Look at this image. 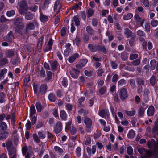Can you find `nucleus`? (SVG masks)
<instances>
[{"mask_svg": "<svg viewBox=\"0 0 158 158\" xmlns=\"http://www.w3.org/2000/svg\"><path fill=\"white\" fill-rule=\"evenodd\" d=\"M145 31L147 32H149L150 31V26L148 22H146L145 24Z\"/></svg>", "mask_w": 158, "mask_h": 158, "instance_id": "obj_37", "label": "nucleus"}, {"mask_svg": "<svg viewBox=\"0 0 158 158\" xmlns=\"http://www.w3.org/2000/svg\"><path fill=\"white\" fill-rule=\"evenodd\" d=\"M80 39L79 38L76 37L74 40L73 41L74 43L76 44L77 46H78L80 44Z\"/></svg>", "mask_w": 158, "mask_h": 158, "instance_id": "obj_55", "label": "nucleus"}, {"mask_svg": "<svg viewBox=\"0 0 158 158\" xmlns=\"http://www.w3.org/2000/svg\"><path fill=\"white\" fill-rule=\"evenodd\" d=\"M48 99L50 101L54 102L56 100V97L55 94L53 93H51L48 95Z\"/></svg>", "mask_w": 158, "mask_h": 158, "instance_id": "obj_32", "label": "nucleus"}, {"mask_svg": "<svg viewBox=\"0 0 158 158\" xmlns=\"http://www.w3.org/2000/svg\"><path fill=\"white\" fill-rule=\"evenodd\" d=\"M79 56L78 54L75 53L72 56L69 57V62L70 63H72L75 60L76 58L78 57Z\"/></svg>", "mask_w": 158, "mask_h": 158, "instance_id": "obj_18", "label": "nucleus"}, {"mask_svg": "<svg viewBox=\"0 0 158 158\" xmlns=\"http://www.w3.org/2000/svg\"><path fill=\"white\" fill-rule=\"evenodd\" d=\"M7 69L5 68L1 70L0 73V80H1L4 78L5 75L7 73Z\"/></svg>", "mask_w": 158, "mask_h": 158, "instance_id": "obj_20", "label": "nucleus"}, {"mask_svg": "<svg viewBox=\"0 0 158 158\" xmlns=\"http://www.w3.org/2000/svg\"><path fill=\"white\" fill-rule=\"evenodd\" d=\"M121 123L122 125L127 126L129 122L127 120L124 119L121 122Z\"/></svg>", "mask_w": 158, "mask_h": 158, "instance_id": "obj_61", "label": "nucleus"}, {"mask_svg": "<svg viewBox=\"0 0 158 158\" xmlns=\"http://www.w3.org/2000/svg\"><path fill=\"white\" fill-rule=\"evenodd\" d=\"M154 112L155 109L154 106H151L148 109L147 111V115L149 116H151L154 114Z\"/></svg>", "mask_w": 158, "mask_h": 158, "instance_id": "obj_12", "label": "nucleus"}, {"mask_svg": "<svg viewBox=\"0 0 158 158\" xmlns=\"http://www.w3.org/2000/svg\"><path fill=\"white\" fill-rule=\"evenodd\" d=\"M52 72H47V77L46 78L47 81H49L52 78Z\"/></svg>", "mask_w": 158, "mask_h": 158, "instance_id": "obj_40", "label": "nucleus"}, {"mask_svg": "<svg viewBox=\"0 0 158 158\" xmlns=\"http://www.w3.org/2000/svg\"><path fill=\"white\" fill-rule=\"evenodd\" d=\"M125 113L128 115L130 116H134L135 113V110H126L125 111Z\"/></svg>", "mask_w": 158, "mask_h": 158, "instance_id": "obj_28", "label": "nucleus"}, {"mask_svg": "<svg viewBox=\"0 0 158 158\" xmlns=\"http://www.w3.org/2000/svg\"><path fill=\"white\" fill-rule=\"evenodd\" d=\"M61 35L62 36H64L66 34V28L65 27H62L61 31Z\"/></svg>", "mask_w": 158, "mask_h": 158, "instance_id": "obj_53", "label": "nucleus"}, {"mask_svg": "<svg viewBox=\"0 0 158 158\" xmlns=\"http://www.w3.org/2000/svg\"><path fill=\"white\" fill-rule=\"evenodd\" d=\"M15 12L14 10L7 11L6 12V15L8 17L13 16L15 14Z\"/></svg>", "mask_w": 158, "mask_h": 158, "instance_id": "obj_39", "label": "nucleus"}, {"mask_svg": "<svg viewBox=\"0 0 158 158\" xmlns=\"http://www.w3.org/2000/svg\"><path fill=\"white\" fill-rule=\"evenodd\" d=\"M133 16V14L131 13L125 14L123 16V19L125 20H127L131 19Z\"/></svg>", "mask_w": 158, "mask_h": 158, "instance_id": "obj_19", "label": "nucleus"}, {"mask_svg": "<svg viewBox=\"0 0 158 158\" xmlns=\"http://www.w3.org/2000/svg\"><path fill=\"white\" fill-rule=\"evenodd\" d=\"M60 115L61 118L64 120H66L67 119V114L65 111L61 110L60 113Z\"/></svg>", "mask_w": 158, "mask_h": 158, "instance_id": "obj_15", "label": "nucleus"}, {"mask_svg": "<svg viewBox=\"0 0 158 158\" xmlns=\"http://www.w3.org/2000/svg\"><path fill=\"white\" fill-rule=\"evenodd\" d=\"M26 129L27 130H29L31 128V123L29 120H27V122L26 124Z\"/></svg>", "mask_w": 158, "mask_h": 158, "instance_id": "obj_56", "label": "nucleus"}, {"mask_svg": "<svg viewBox=\"0 0 158 158\" xmlns=\"http://www.w3.org/2000/svg\"><path fill=\"white\" fill-rule=\"evenodd\" d=\"M23 19L22 18H17L14 21V24L16 26L15 30L18 33H20V30L23 28L25 26L22 22Z\"/></svg>", "mask_w": 158, "mask_h": 158, "instance_id": "obj_2", "label": "nucleus"}, {"mask_svg": "<svg viewBox=\"0 0 158 158\" xmlns=\"http://www.w3.org/2000/svg\"><path fill=\"white\" fill-rule=\"evenodd\" d=\"M78 113L79 114L81 115L83 114L84 116H85L87 114V112L82 109H80L78 111Z\"/></svg>", "mask_w": 158, "mask_h": 158, "instance_id": "obj_46", "label": "nucleus"}, {"mask_svg": "<svg viewBox=\"0 0 158 158\" xmlns=\"http://www.w3.org/2000/svg\"><path fill=\"white\" fill-rule=\"evenodd\" d=\"M134 19L137 22H140V24L141 26L143 25L144 22L145 21V19H143L142 20L141 18L138 14H135L134 15Z\"/></svg>", "mask_w": 158, "mask_h": 158, "instance_id": "obj_9", "label": "nucleus"}, {"mask_svg": "<svg viewBox=\"0 0 158 158\" xmlns=\"http://www.w3.org/2000/svg\"><path fill=\"white\" fill-rule=\"evenodd\" d=\"M0 133V140L4 139H6L8 136V133L7 131L2 132Z\"/></svg>", "mask_w": 158, "mask_h": 158, "instance_id": "obj_24", "label": "nucleus"}, {"mask_svg": "<svg viewBox=\"0 0 158 158\" xmlns=\"http://www.w3.org/2000/svg\"><path fill=\"white\" fill-rule=\"evenodd\" d=\"M14 54V51L13 50H7L6 52L5 55L8 58H10L13 56Z\"/></svg>", "mask_w": 158, "mask_h": 158, "instance_id": "obj_21", "label": "nucleus"}, {"mask_svg": "<svg viewBox=\"0 0 158 158\" xmlns=\"http://www.w3.org/2000/svg\"><path fill=\"white\" fill-rule=\"evenodd\" d=\"M147 146L149 148H152L154 149H158V140L157 143H156L154 139H152L150 141L148 142Z\"/></svg>", "mask_w": 158, "mask_h": 158, "instance_id": "obj_5", "label": "nucleus"}, {"mask_svg": "<svg viewBox=\"0 0 158 158\" xmlns=\"http://www.w3.org/2000/svg\"><path fill=\"white\" fill-rule=\"evenodd\" d=\"M151 68L152 70H154L156 65V61L155 60H152L150 63Z\"/></svg>", "mask_w": 158, "mask_h": 158, "instance_id": "obj_30", "label": "nucleus"}, {"mask_svg": "<svg viewBox=\"0 0 158 158\" xmlns=\"http://www.w3.org/2000/svg\"><path fill=\"white\" fill-rule=\"evenodd\" d=\"M124 34L127 38H129L131 36L132 32L128 28H126L125 29Z\"/></svg>", "mask_w": 158, "mask_h": 158, "instance_id": "obj_26", "label": "nucleus"}, {"mask_svg": "<svg viewBox=\"0 0 158 158\" xmlns=\"http://www.w3.org/2000/svg\"><path fill=\"white\" fill-rule=\"evenodd\" d=\"M35 106L37 110V111L39 112H40L41 111V109L42 107L40 103V102H37Z\"/></svg>", "mask_w": 158, "mask_h": 158, "instance_id": "obj_34", "label": "nucleus"}, {"mask_svg": "<svg viewBox=\"0 0 158 158\" xmlns=\"http://www.w3.org/2000/svg\"><path fill=\"white\" fill-rule=\"evenodd\" d=\"M33 153V152L31 151H29L25 156V158H30L32 157Z\"/></svg>", "mask_w": 158, "mask_h": 158, "instance_id": "obj_60", "label": "nucleus"}, {"mask_svg": "<svg viewBox=\"0 0 158 158\" xmlns=\"http://www.w3.org/2000/svg\"><path fill=\"white\" fill-rule=\"evenodd\" d=\"M36 110L34 106H32L30 108V117L33 116Z\"/></svg>", "mask_w": 158, "mask_h": 158, "instance_id": "obj_36", "label": "nucleus"}, {"mask_svg": "<svg viewBox=\"0 0 158 158\" xmlns=\"http://www.w3.org/2000/svg\"><path fill=\"white\" fill-rule=\"evenodd\" d=\"M12 143L11 141H8L6 143L7 148L8 151L10 158H15L16 150L11 148Z\"/></svg>", "mask_w": 158, "mask_h": 158, "instance_id": "obj_3", "label": "nucleus"}, {"mask_svg": "<svg viewBox=\"0 0 158 158\" xmlns=\"http://www.w3.org/2000/svg\"><path fill=\"white\" fill-rule=\"evenodd\" d=\"M91 139L90 136L86 137L84 141L83 144L86 145H88L91 143Z\"/></svg>", "mask_w": 158, "mask_h": 158, "instance_id": "obj_22", "label": "nucleus"}, {"mask_svg": "<svg viewBox=\"0 0 158 158\" xmlns=\"http://www.w3.org/2000/svg\"><path fill=\"white\" fill-rule=\"evenodd\" d=\"M40 21L43 22H46L48 19V18L47 16L40 13Z\"/></svg>", "mask_w": 158, "mask_h": 158, "instance_id": "obj_23", "label": "nucleus"}, {"mask_svg": "<svg viewBox=\"0 0 158 158\" xmlns=\"http://www.w3.org/2000/svg\"><path fill=\"white\" fill-rule=\"evenodd\" d=\"M119 97L122 100H124L127 99L128 94L127 93V90L123 88L120 90L119 94Z\"/></svg>", "mask_w": 158, "mask_h": 158, "instance_id": "obj_4", "label": "nucleus"}, {"mask_svg": "<svg viewBox=\"0 0 158 158\" xmlns=\"http://www.w3.org/2000/svg\"><path fill=\"white\" fill-rule=\"evenodd\" d=\"M110 110L113 116V117H114V118L115 119V120L116 121H118V119L115 114V112H114V108L112 107H110Z\"/></svg>", "mask_w": 158, "mask_h": 158, "instance_id": "obj_31", "label": "nucleus"}, {"mask_svg": "<svg viewBox=\"0 0 158 158\" xmlns=\"http://www.w3.org/2000/svg\"><path fill=\"white\" fill-rule=\"evenodd\" d=\"M62 84L63 86L65 87H66L67 85V80L66 78H64L63 79V80L62 81Z\"/></svg>", "mask_w": 158, "mask_h": 158, "instance_id": "obj_63", "label": "nucleus"}, {"mask_svg": "<svg viewBox=\"0 0 158 158\" xmlns=\"http://www.w3.org/2000/svg\"><path fill=\"white\" fill-rule=\"evenodd\" d=\"M99 115L102 118H104L105 115V110L103 109L101 110L98 113Z\"/></svg>", "mask_w": 158, "mask_h": 158, "instance_id": "obj_64", "label": "nucleus"}, {"mask_svg": "<svg viewBox=\"0 0 158 158\" xmlns=\"http://www.w3.org/2000/svg\"><path fill=\"white\" fill-rule=\"evenodd\" d=\"M51 0H45L43 8L44 10H45L47 8L48 4L50 3Z\"/></svg>", "mask_w": 158, "mask_h": 158, "instance_id": "obj_44", "label": "nucleus"}, {"mask_svg": "<svg viewBox=\"0 0 158 158\" xmlns=\"http://www.w3.org/2000/svg\"><path fill=\"white\" fill-rule=\"evenodd\" d=\"M7 127V125L6 123L3 122H2L0 124V132L1 133L5 131Z\"/></svg>", "mask_w": 158, "mask_h": 158, "instance_id": "obj_14", "label": "nucleus"}, {"mask_svg": "<svg viewBox=\"0 0 158 158\" xmlns=\"http://www.w3.org/2000/svg\"><path fill=\"white\" fill-rule=\"evenodd\" d=\"M57 63L56 61L53 62L51 64V67L54 70H56L57 68Z\"/></svg>", "mask_w": 158, "mask_h": 158, "instance_id": "obj_45", "label": "nucleus"}, {"mask_svg": "<svg viewBox=\"0 0 158 158\" xmlns=\"http://www.w3.org/2000/svg\"><path fill=\"white\" fill-rule=\"evenodd\" d=\"M62 127L61 123L60 121H58L54 128V131L55 133L56 134L60 133L62 131Z\"/></svg>", "mask_w": 158, "mask_h": 158, "instance_id": "obj_7", "label": "nucleus"}, {"mask_svg": "<svg viewBox=\"0 0 158 158\" xmlns=\"http://www.w3.org/2000/svg\"><path fill=\"white\" fill-rule=\"evenodd\" d=\"M47 89L46 86L45 85H42L40 86L39 94L42 95L44 94Z\"/></svg>", "mask_w": 158, "mask_h": 158, "instance_id": "obj_16", "label": "nucleus"}, {"mask_svg": "<svg viewBox=\"0 0 158 158\" xmlns=\"http://www.w3.org/2000/svg\"><path fill=\"white\" fill-rule=\"evenodd\" d=\"M37 23L36 22L30 23L27 24L26 26V31L27 32L29 30H32L35 28V25H36Z\"/></svg>", "mask_w": 158, "mask_h": 158, "instance_id": "obj_8", "label": "nucleus"}, {"mask_svg": "<svg viewBox=\"0 0 158 158\" xmlns=\"http://www.w3.org/2000/svg\"><path fill=\"white\" fill-rule=\"evenodd\" d=\"M127 153L128 154H131L133 152V149L132 147L129 146L127 147Z\"/></svg>", "mask_w": 158, "mask_h": 158, "instance_id": "obj_51", "label": "nucleus"}, {"mask_svg": "<svg viewBox=\"0 0 158 158\" xmlns=\"http://www.w3.org/2000/svg\"><path fill=\"white\" fill-rule=\"evenodd\" d=\"M79 73V71L73 69H72V71L70 73V74L73 78H77L78 77V75Z\"/></svg>", "mask_w": 158, "mask_h": 158, "instance_id": "obj_13", "label": "nucleus"}, {"mask_svg": "<svg viewBox=\"0 0 158 158\" xmlns=\"http://www.w3.org/2000/svg\"><path fill=\"white\" fill-rule=\"evenodd\" d=\"M54 149L55 151L59 155H61L64 152L63 149L58 146H55Z\"/></svg>", "mask_w": 158, "mask_h": 158, "instance_id": "obj_17", "label": "nucleus"}, {"mask_svg": "<svg viewBox=\"0 0 158 158\" xmlns=\"http://www.w3.org/2000/svg\"><path fill=\"white\" fill-rule=\"evenodd\" d=\"M38 8V6L36 5H33L28 8V9L29 10L32 11H36L37 10Z\"/></svg>", "mask_w": 158, "mask_h": 158, "instance_id": "obj_35", "label": "nucleus"}, {"mask_svg": "<svg viewBox=\"0 0 158 158\" xmlns=\"http://www.w3.org/2000/svg\"><path fill=\"white\" fill-rule=\"evenodd\" d=\"M61 8L62 6L60 3V1L59 0H57L54 4V11L56 13H58L60 11Z\"/></svg>", "mask_w": 158, "mask_h": 158, "instance_id": "obj_6", "label": "nucleus"}, {"mask_svg": "<svg viewBox=\"0 0 158 158\" xmlns=\"http://www.w3.org/2000/svg\"><path fill=\"white\" fill-rule=\"evenodd\" d=\"M33 138L34 140L37 143H39L40 142V139L38 138L37 135L35 134H34L32 135Z\"/></svg>", "mask_w": 158, "mask_h": 158, "instance_id": "obj_47", "label": "nucleus"}, {"mask_svg": "<svg viewBox=\"0 0 158 158\" xmlns=\"http://www.w3.org/2000/svg\"><path fill=\"white\" fill-rule=\"evenodd\" d=\"M140 62V60L138 59L137 60L134 61L133 62H132V64L134 66H138V65Z\"/></svg>", "mask_w": 158, "mask_h": 158, "instance_id": "obj_50", "label": "nucleus"}, {"mask_svg": "<svg viewBox=\"0 0 158 158\" xmlns=\"http://www.w3.org/2000/svg\"><path fill=\"white\" fill-rule=\"evenodd\" d=\"M81 148L80 147L77 148L76 150V155L78 157H79L81 155Z\"/></svg>", "mask_w": 158, "mask_h": 158, "instance_id": "obj_52", "label": "nucleus"}, {"mask_svg": "<svg viewBox=\"0 0 158 158\" xmlns=\"http://www.w3.org/2000/svg\"><path fill=\"white\" fill-rule=\"evenodd\" d=\"M151 24L152 26L156 27L158 24V21L157 20H152L151 21Z\"/></svg>", "mask_w": 158, "mask_h": 158, "instance_id": "obj_49", "label": "nucleus"}, {"mask_svg": "<svg viewBox=\"0 0 158 158\" xmlns=\"http://www.w3.org/2000/svg\"><path fill=\"white\" fill-rule=\"evenodd\" d=\"M28 6L26 1L23 0L20 2L19 12L21 14H25V18L27 20H31L33 19V15L29 12H27Z\"/></svg>", "mask_w": 158, "mask_h": 158, "instance_id": "obj_1", "label": "nucleus"}, {"mask_svg": "<svg viewBox=\"0 0 158 158\" xmlns=\"http://www.w3.org/2000/svg\"><path fill=\"white\" fill-rule=\"evenodd\" d=\"M53 42L52 39H50L48 42V48L47 49L46 51H50L52 49V45Z\"/></svg>", "mask_w": 158, "mask_h": 158, "instance_id": "obj_41", "label": "nucleus"}, {"mask_svg": "<svg viewBox=\"0 0 158 158\" xmlns=\"http://www.w3.org/2000/svg\"><path fill=\"white\" fill-rule=\"evenodd\" d=\"M155 77L153 76H152L150 79V84L152 85H154L155 83Z\"/></svg>", "mask_w": 158, "mask_h": 158, "instance_id": "obj_58", "label": "nucleus"}, {"mask_svg": "<svg viewBox=\"0 0 158 158\" xmlns=\"http://www.w3.org/2000/svg\"><path fill=\"white\" fill-rule=\"evenodd\" d=\"M74 24V23L75 24L76 26H78L80 25V22L79 19L76 17L74 16L72 19V22Z\"/></svg>", "mask_w": 158, "mask_h": 158, "instance_id": "obj_25", "label": "nucleus"}, {"mask_svg": "<svg viewBox=\"0 0 158 158\" xmlns=\"http://www.w3.org/2000/svg\"><path fill=\"white\" fill-rule=\"evenodd\" d=\"M8 62V60L6 58H4L0 60V66L4 65Z\"/></svg>", "mask_w": 158, "mask_h": 158, "instance_id": "obj_42", "label": "nucleus"}, {"mask_svg": "<svg viewBox=\"0 0 158 158\" xmlns=\"http://www.w3.org/2000/svg\"><path fill=\"white\" fill-rule=\"evenodd\" d=\"M94 10L91 8L89 9L87 11V14L88 17L92 16L94 14Z\"/></svg>", "mask_w": 158, "mask_h": 158, "instance_id": "obj_43", "label": "nucleus"}, {"mask_svg": "<svg viewBox=\"0 0 158 158\" xmlns=\"http://www.w3.org/2000/svg\"><path fill=\"white\" fill-rule=\"evenodd\" d=\"M142 3L143 5L146 7H148L150 6L149 2L148 0H143Z\"/></svg>", "mask_w": 158, "mask_h": 158, "instance_id": "obj_48", "label": "nucleus"}, {"mask_svg": "<svg viewBox=\"0 0 158 158\" xmlns=\"http://www.w3.org/2000/svg\"><path fill=\"white\" fill-rule=\"evenodd\" d=\"M84 121L86 127L89 128H90L92 126V123L91 119L89 118L86 117L85 118Z\"/></svg>", "mask_w": 158, "mask_h": 158, "instance_id": "obj_11", "label": "nucleus"}, {"mask_svg": "<svg viewBox=\"0 0 158 158\" xmlns=\"http://www.w3.org/2000/svg\"><path fill=\"white\" fill-rule=\"evenodd\" d=\"M88 62V60L86 59H84L81 60L80 63L77 64L76 67L78 69H80L81 68L84 66Z\"/></svg>", "mask_w": 158, "mask_h": 158, "instance_id": "obj_10", "label": "nucleus"}, {"mask_svg": "<svg viewBox=\"0 0 158 158\" xmlns=\"http://www.w3.org/2000/svg\"><path fill=\"white\" fill-rule=\"evenodd\" d=\"M135 135V133L133 130H131L129 131L127 136L128 138L131 139L134 137Z\"/></svg>", "mask_w": 158, "mask_h": 158, "instance_id": "obj_27", "label": "nucleus"}, {"mask_svg": "<svg viewBox=\"0 0 158 158\" xmlns=\"http://www.w3.org/2000/svg\"><path fill=\"white\" fill-rule=\"evenodd\" d=\"M138 57V55L137 54H131L129 57V59L131 60L135 59Z\"/></svg>", "mask_w": 158, "mask_h": 158, "instance_id": "obj_54", "label": "nucleus"}, {"mask_svg": "<svg viewBox=\"0 0 158 158\" xmlns=\"http://www.w3.org/2000/svg\"><path fill=\"white\" fill-rule=\"evenodd\" d=\"M86 31L87 33L90 35H92L94 34V31L93 30L90 26H88L86 28Z\"/></svg>", "mask_w": 158, "mask_h": 158, "instance_id": "obj_33", "label": "nucleus"}, {"mask_svg": "<svg viewBox=\"0 0 158 158\" xmlns=\"http://www.w3.org/2000/svg\"><path fill=\"white\" fill-rule=\"evenodd\" d=\"M106 91V88L105 87H103L99 90V93L101 95L104 94Z\"/></svg>", "mask_w": 158, "mask_h": 158, "instance_id": "obj_57", "label": "nucleus"}, {"mask_svg": "<svg viewBox=\"0 0 158 158\" xmlns=\"http://www.w3.org/2000/svg\"><path fill=\"white\" fill-rule=\"evenodd\" d=\"M30 77L29 75L26 76L24 79V86H27V83L28 82L30 81Z\"/></svg>", "mask_w": 158, "mask_h": 158, "instance_id": "obj_38", "label": "nucleus"}, {"mask_svg": "<svg viewBox=\"0 0 158 158\" xmlns=\"http://www.w3.org/2000/svg\"><path fill=\"white\" fill-rule=\"evenodd\" d=\"M38 135L39 137L42 139H43L45 137V135L42 132H38Z\"/></svg>", "mask_w": 158, "mask_h": 158, "instance_id": "obj_62", "label": "nucleus"}, {"mask_svg": "<svg viewBox=\"0 0 158 158\" xmlns=\"http://www.w3.org/2000/svg\"><path fill=\"white\" fill-rule=\"evenodd\" d=\"M5 95L3 93H0V102L2 103L4 102Z\"/></svg>", "mask_w": 158, "mask_h": 158, "instance_id": "obj_59", "label": "nucleus"}, {"mask_svg": "<svg viewBox=\"0 0 158 158\" xmlns=\"http://www.w3.org/2000/svg\"><path fill=\"white\" fill-rule=\"evenodd\" d=\"M145 110L142 107H140L138 111V116L139 118H141L143 115Z\"/></svg>", "mask_w": 158, "mask_h": 158, "instance_id": "obj_29", "label": "nucleus"}]
</instances>
